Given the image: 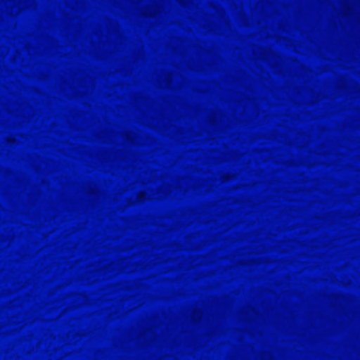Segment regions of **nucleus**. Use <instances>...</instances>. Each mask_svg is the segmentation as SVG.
Returning <instances> with one entry per match:
<instances>
[{"label": "nucleus", "instance_id": "1", "mask_svg": "<svg viewBox=\"0 0 360 360\" xmlns=\"http://www.w3.org/2000/svg\"><path fill=\"white\" fill-rule=\"evenodd\" d=\"M264 360H270V348L264 349Z\"/></svg>", "mask_w": 360, "mask_h": 360}]
</instances>
